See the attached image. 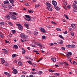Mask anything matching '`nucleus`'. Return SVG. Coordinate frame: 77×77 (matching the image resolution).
Masks as SVG:
<instances>
[{
  "instance_id": "obj_1",
  "label": "nucleus",
  "mask_w": 77,
  "mask_h": 77,
  "mask_svg": "<svg viewBox=\"0 0 77 77\" xmlns=\"http://www.w3.org/2000/svg\"><path fill=\"white\" fill-rule=\"evenodd\" d=\"M17 26H18V29L20 30H23V27L22 25H21V24L20 23H17L16 24Z\"/></svg>"
},
{
  "instance_id": "obj_2",
  "label": "nucleus",
  "mask_w": 77,
  "mask_h": 77,
  "mask_svg": "<svg viewBox=\"0 0 77 77\" xmlns=\"http://www.w3.org/2000/svg\"><path fill=\"white\" fill-rule=\"evenodd\" d=\"M66 47H68V48H75V46L74 45H66Z\"/></svg>"
},
{
  "instance_id": "obj_3",
  "label": "nucleus",
  "mask_w": 77,
  "mask_h": 77,
  "mask_svg": "<svg viewBox=\"0 0 77 77\" xmlns=\"http://www.w3.org/2000/svg\"><path fill=\"white\" fill-rule=\"evenodd\" d=\"M20 35L21 38H24V39H26L27 38V36H26V35H25V34L23 33L20 34Z\"/></svg>"
},
{
  "instance_id": "obj_4",
  "label": "nucleus",
  "mask_w": 77,
  "mask_h": 77,
  "mask_svg": "<svg viewBox=\"0 0 77 77\" xmlns=\"http://www.w3.org/2000/svg\"><path fill=\"white\" fill-rule=\"evenodd\" d=\"M12 70L13 71L12 72L13 74H17V73H18L17 70V69L13 68L12 69Z\"/></svg>"
},
{
  "instance_id": "obj_5",
  "label": "nucleus",
  "mask_w": 77,
  "mask_h": 77,
  "mask_svg": "<svg viewBox=\"0 0 77 77\" xmlns=\"http://www.w3.org/2000/svg\"><path fill=\"white\" fill-rule=\"evenodd\" d=\"M52 4L54 6H57V2L53 0L52 1Z\"/></svg>"
},
{
  "instance_id": "obj_6",
  "label": "nucleus",
  "mask_w": 77,
  "mask_h": 77,
  "mask_svg": "<svg viewBox=\"0 0 77 77\" xmlns=\"http://www.w3.org/2000/svg\"><path fill=\"white\" fill-rule=\"evenodd\" d=\"M46 5L47 7H51V5L49 2H46Z\"/></svg>"
},
{
  "instance_id": "obj_7",
  "label": "nucleus",
  "mask_w": 77,
  "mask_h": 77,
  "mask_svg": "<svg viewBox=\"0 0 77 77\" xmlns=\"http://www.w3.org/2000/svg\"><path fill=\"white\" fill-rule=\"evenodd\" d=\"M51 60L53 62H56V59L54 57H52Z\"/></svg>"
},
{
  "instance_id": "obj_8",
  "label": "nucleus",
  "mask_w": 77,
  "mask_h": 77,
  "mask_svg": "<svg viewBox=\"0 0 77 77\" xmlns=\"http://www.w3.org/2000/svg\"><path fill=\"white\" fill-rule=\"evenodd\" d=\"M47 8L50 11H53V9H52L51 7H47Z\"/></svg>"
},
{
  "instance_id": "obj_9",
  "label": "nucleus",
  "mask_w": 77,
  "mask_h": 77,
  "mask_svg": "<svg viewBox=\"0 0 77 77\" xmlns=\"http://www.w3.org/2000/svg\"><path fill=\"white\" fill-rule=\"evenodd\" d=\"M72 7L75 9H77V5L76 4H73Z\"/></svg>"
},
{
  "instance_id": "obj_10",
  "label": "nucleus",
  "mask_w": 77,
  "mask_h": 77,
  "mask_svg": "<svg viewBox=\"0 0 77 77\" xmlns=\"http://www.w3.org/2000/svg\"><path fill=\"white\" fill-rule=\"evenodd\" d=\"M11 18L13 20H16L17 19V17L14 15H12L11 16Z\"/></svg>"
},
{
  "instance_id": "obj_11",
  "label": "nucleus",
  "mask_w": 77,
  "mask_h": 77,
  "mask_svg": "<svg viewBox=\"0 0 77 77\" xmlns=\"http://www.w3.org/2000/svg\"><path fill=\"white\" fill-rule=\"evenodd\" d=\"M40 30L41 32L43 33H46V31H45V30L44 29L42 28Z\"/></svg>"
},
{
  "instance_id": "obj_12",
  "label": "nucleus",
  "mask_w": 77,
  "mask_h": 77,
  "mask_svg": "<svg viewBox=\"0 0 77 77\" xmlns=\"http://www.w3.org/2000/svg\"><path fill=\"white\" fill-rule=\"evenodd\" d=\"M34 35H35V36H37L38 35V32L37 31H35L34 32Z\"/></svg>"
},
{
  "instance_id": "obj_13",
  "label": "nucleus",
  "mask_w": 77,
  "mask_h": 77,
  "mask_svg": "<svg viewBox=\"0 0 77 77\" xmlns=\"http://www.w3.org/2000/svg\"><path fill=\"white\" fill-rule=\"evenodd\" d=\"M13 48H15L16 49H17V48H18V46L16 45H14L13 46Z\"/></svg>"
},
{
  "instance_id": "obj_14",
  "label": "nucleus",
  "mask_w": 77,
  "mask_h": 77,
  "mask_svg": "<svg viewBox=\"0 0 77 77\" xmlns=\"http://www.w3.org/2000/svg\"><path fill=\"white\" fill-rule=\"evenodd\" d=\"M22 54H24L25 53H26V50H25L24 48H22Z\"/></svg>"
},
{
  "instance_id": "obj_15",
  "label": "nucleus",
  "mask_w": 77,
  "mask_h": 77,
  "mask_svg": "<svg viewBox=\"0 0 77 77\" xmlns=\"http://www.w3.org/2000/svg\"><path fill=\"white\" fill-rule=\"evenodd\" d=\"M4 3L5 4H8V3H9V2L8 0H6L5 1H4Z\"/></svg>"
},
{
  "instance_id": "obj_16",
  "label": "nucleus",
  "mask_w": 77,
  "mask_h": 77,
  "mask_svg": "<svg viewBox=\"0 0 77 77\" xmlns=\"http://www.w3.org/2000/svg\"><path fill=\"white\" fill-rule=\"evenodd\" d=\"M37 45H38V46L39 47H42V45L40 43H37L36 44Z\"/></svg>"
},
{
  "instance_id": "obj_17",
  "label": "nucleus",
  "mask_w": 77,
  "mask_h": 77,
  "mask_svg": "<svg viewBox=\"0 0 77 77\" xmlns=\"http://www.w3.org/2000/svg\"><path fill=\"white\" fill-rule=\"evenodd\" d=\"M63 41L62 40L57 42V43L60 44H63Z\"/></svg>"
},
{
  "instance_id": "obj_18",
  "label": "nucleus",
  "mask_w": 77,
  "mask_h": 77,
  "mask_svg": "<svg viewBox=\"0 0 77 77\" xmlns=\"http://www.w3.org/2000/svg\"><path fill=\"white\" fill-rule=\"evenodd\" d=\"M72 27L73 29H75V25L73 23L71 24Z\"/></svg>"
},
{
  "instance_id": "obj_19",
  "label": "nucleus",
  "mask_w": 77,
  "mask_h": 77,
  "mask_svg": "<svg viewBox=\"0 0 77 77\" xmlns=\"http://www.w3.org/2000/svg\"><path fill=\"white\" fill-rule=\"evenodd\" d=\"M4 24H5V23H4V22H2L0 23V26H4Z\"/></svg>"
},
{
  "instance_id": "obj_20",
  "label": "nucleus",
  "mask_w": 77,
  "mask_h": 77,
  "mask_svg": "<svg viewBox=\"0 0 77 77\" xmlns=\"http://www.w3.org/2000/svg\"><path fill=\"white\" fill-rule=\"evenodd\" d=\"M2 63V64H3L5 63V61L4 60V58H2L1 59Z\"/></svg>"
},
{
  "instance_id": "obj_21",
  "label": "nucleus",
  "mask_w": 77,
  "mask_h": 77,
  "mask_svg": "<svg viewBox=\"0 0 77 77\" xmlns=\"http://www.w3.org/2000/svg\"><path fill=\"white\" fill-rule=\"evenodd\" d=\"M18 64L20 66H22L23 65V63L21 61H19L18 63Z\"/></svg>"
},
{
  "instance_id": "obj_22",
  "label": "nucleus",
  "mask_w": 77,
  "mask_h": 77,
  "mask_svg": "<svg viewBox=\"0 0 77 77\" xmlns=\"http://www.w3.org/2000/svg\"><path fill=\"white\" fill-rule=\"evenodd\" d=\"M5 18H7V20H9V19H10V18H11V17L9 15H8L6 16Z\"/></svg>"
},
{
  "instance_id": "obj_23",
  "label": "nucleus",
  "mask_w": 77,
  "mask_h": 77,
  "mask_svg": "<svg viewBox=\"0 0 77 77\" xmlns=\"http://www.w3.org/2000/svg\"><path fill=\"white\" fill-rule=\"evenodd\" d=\"M9 1L11 3H12V4L15 2V1H14V0H9Z\"/></svg>"
},
{
  "instance_id": "obj_24",
  "label": "nucleus",
  "mask_w": 77,
  "mask_h": 77,
  "mask_svg": "<svg viewBox=\"0 0 77 77\" xmlns=\"http://www.w3.org/2000/svg\"><path fill=\"white\" fill-rule=\"evenodd\" d=\"M24 26H25V27H26L27 29H29V25H28L27 24L25 23L24 24Z\"/></svg>"
},
{
  "instance_id": "obj_25",
  "label": "nucleus",
  "mask_w": 77,
  "mask_h": 77,
  "mask_svg": "<svg viewBox=\"0 0 77 77\" xmlns=\"http://www.w3.org/2000/svg\"><path fill=\"white\" fill-rule=\"evenodd\" d=\"M68 54H69V55H70V56H72V52H69L68 53Z\"/></svg>"
},
{
  "instance_id": "obj_26",
  "label": "nucleus",
  "mask_w": 77,
  "mask_h": 77,
  "mask_svg": "<svg viewBox=\"0 0 77 77\" xmlns=\"http://www.w3.org/2000/svg\"><path fill=\"white\" fill-rule=\"evenodd\" d=\"M22 74L24 75H26V74H27V72L25 71H22Z\"/></svg>"
},
{
  "instance_id": "obj_27",
  "label": "nucleus",
  "mask_w": 77,
  "mask_h": 77,
  "mask_svg": "<svg viewBox=\"0 0 77 77\" xmlns=\"http://www.w3.org/2000/svg\"><path fill=\"white\" fill-rule=\"evenodd\" d=\"M4 54H7L8 53V50L5 49V50L4 51Z\"/></svg>"
},
{
  "instance_id": "obj_28",
  "label": "nucleus",
  "mask_w": 77,
  "mask_h": 77,
  "mask_svg": "<svg viewBox=\"0 0 77 77\" xmlns=\"http://www.w3.org/2000/svg\"><path fill=\"white\" fill-rule=\"evenodd\" d=\"M25 17H26V18H30V16L28 15H25Z\"/></svg>"
},
{
  "instance_id": "obj_29",
  "label": "nucleus",
  "mask_w": 77,
  "mask_h": 77,
  "mask_svg": "<svg viewBox=\"0 0 77 77\" xmlns=\"http://www.w3.org/2000/svg\"><path fill=\"white\" fill-rule=\"evenodd\" d=\"M54 7L57 9V10H60V8H58L57 7H56V6H54Z\"/></svg>"
},
{
  "instance_id": "obj_30",
  "label": "nucleus",
  "mask_w": 77,
  "mask_h": 77,
  "mask_svg": "<svg viewBox=\"0 0 77 77\" xmlns=\"http://www.w3.org/2000/svg\"><path fill=\"white\" fill-rule=\"evenodd\" d=\"M64 17H65L67 19V20H68V17L67 16V15L64 14Z\"/></svg>"
},
{
  "instance_id": "obj_31",
  "label": "nucleus",
  "mask_w": 77,
  "mask_h": 77,
  "mask_svg": "<svg viewBox=\"0 0 77 77\" xmlns=\"http://www.w3.org/2000/svg\"><path fill=\"white\" fill-rule=\"evenodd\" d=\"M28 12H29V13H33V11L29 10H28Z\"/></svg>"
},
{
  "instance_id": "obj_32",
  "label": "nucleus",
  "mask_w": 77,
  "mask_h": 77,
  "mask_svg": "<svg viewBox=\"0 0 77 77\" xmlns=\"http://www.w3.org/2000/svg\"><path fill=\"white\" fill-rule=\"evenodd\" d=\"M25 19L26 20H27V21H32V19H29L28 18V19H26V18H25Z\"/></svg>"
},
{
  "instance_id": "obj_33",
  "label": "nucleus",
  "mask_w": 77,
  "mask_h": 77,
  "mask_svg": "<svg viewBox=\"0 0 77 77\" xmlns=\"http://www.w3.org/2000/svg\"><path fill=\"white\" fill-rule=\"evenodd\" d=\"M48 71H49V72H54L55 71L54 70H52L51 69H49Z\"/></svg>"
},
{
  "instance_id": "obj_34",
  "label": "nucleus",
  "mask_w": 77,
  "mask_h": 77,
  "mask_svg": "<svg viewBox=\"0 0 77 77\" xmlns=\"http://www.w3.org/2000/svg\"><path fill=\"white\" fill-rule=\"evenodd\" d=\"M11 32H12V33H13V34L15 33V32H16V31L15 30H12L11 31Z\"/></svg>"
},
{
  "instance_id": "obj_35",
  "label": "nucleus",
  "mask_w": 77,
  "mask_h": 77,
  "mask_svg": "<svg viewBox=\"0 0 77 77\" xmlns=\"http://www.w3.org/2000/svg\"><path fill=\"white\" fill-rule=\"evenodd\" d=\"M70 33L71 34V35L72 36L74 35V34L73 32H70Z\"/></svg>"
},
{
  "instance_id": "obj_36",
  "label": "nucleus",
  "mask_w": 77,
  "mask_h": 77,
  "mask_svg": "<svg viewBox=\"0 0 77 77\" xmlns=\"http://www.w3.org/2000/svg\"><path fill=\"white\" fill-rule=\"evenodd\" d=\"M51 23H52V24H55V25H56V24H57V23L54 22L53 21H51Z\"/></svg>"
},
{
  "instance_id": "obj_37",
  "label": "nucleus",
  "mask_w": 77,
  "mask_h": 77,
  "mask_svg": "<svg viewBox=\"0 0 77 77\" xmlns=\"http://www.w3.org/2000/svg\"><path fill=\"white\" fill-rule=\"evenodd\" d=\"M8 8L9 9H11L12 8V6L11 5H9L8 6Z\"/></svg>"
},
{
  "instance_id": "obj_38",
  "label": "nucleus",
  "mask_w": 77,
  "mask_h": 77,
  "mask_svg": "<svg viewBox=\"0 0 77 77\" xmlns=\"http://www.w3.org/2000/svg\"><path fill=\"white\" fill-rule=\"evenodd\" d=\"M9 15H10L11 16V15H13V12H10L9 13Z\"/></svg>"
},
{
  "instance_id": "obj_39",
  "label": "nucleus",
  "mask_w": 77,
  "mask_h": 77,
  "mask_svg": "<svg viewBox=\"0 0 77 77\" xmlns=\"http://www.w3.org/2000/svg\"><path fill=\"white\" fill-rule=\"evenodd\" d=\"M59 37H60V38H61L62 39H64V38H63V36H62L61 35H59Z\"/></svg>"
},
{
  "instance_id": "obj_40",
  "label": "nucleus",
  "mask_w": 77,
  "mask_h": 77,
  "mask_svg": "<svg viewBox=\"0 0 77 77\" xmlns=\"http://www.w3.org/2000/svg\"><path fill=\"white\" fill-rule=\"evenodd\" d=\"M38 73L40 75H41L42 73V72L41 71H39L38 72Z\"/></svg>"
},
{
  "instance_id": "obj_41",
  "label": "nucleus",
  "mask_w": 77,
  "mask_h": 77,
  "mask_svg": "<svg viewBox=\"0 0 77 77\" xmlns=\"http://www.w3.org/2000/svg\"><path fill=\"white\" fill-rule=\"evenodd\" d=\"M64 63L65 65L66 66H68V63L66 62H64Z\"/></svg>"
},
{
  "instance_id": "obj_42",
  "label": "nucleus",
  "mask_w": 77,
  "mask_h": 77,
  "mask_svg": "<svg viewBox=\"0 0 77 77\" xmlns=\"http://www.w3.org/2000/svg\"><path fill=\"white\" fill-rule=\"evenodd\" d=\"M8 24H9V25H10V26H12L13 25V24H12V23L10 22H8Z\"/></svg>"
},
{
  "instance_id": "obj_43",
  "label": "nucleus",
  "mask_w": 77,
  "mask_h": 77,
  "mask_svg": "<svg viewBox=\"0 0 77 77\" xmlns=\"http://www.w3.org/2000/svg\"><path fill=\"white\" fill-rule=\"evenodd\" d=\"M56 75H57V76H59V75H60V73H55Z\"/></svg>"
},
{
  "instance_id": "obj_44",
  "label": "nucleus",
  "mask_w": 77,
  "mask_h": 77,
  "mask_svg": "<svg viewBox=\"0 0 77 77\" xmlns=\"http://www.w3.org/2000/svg\"><path fill=\"white\" fill-rule=\"evenodd\" d=\"M17 56V55L16 54H14L12 55V57H16Z\"/></svg>"
},
{
  "instance_id": "obj_45",
  "label": "nucleus",
  "mask_w": 77,
  "mask_h": 77,
  "mask_svg": "<svg viewBox=\"0 0 77 77\" xmlns=\"http://www.w3.org/2000/svg\"><path fill=\"white\" fill-rule=\"evenodd\" d=\"M42 39H45V35H44L42 36Z\"/></svg>"
},
{
  "instance_id": "obj_46",
  "label": "nucleus",
  "mask_w": 77,
  "mask_h": 77,
  "mask_svg": "<svg viewBox=\"0 0 77 77\" xmlns=\"http://www.w3.org/2000/svg\"><path fill=\"white\" fill-rule=\"evenodd\" d=\"M13 15H18V14L14 12H13Z\"/></svg>"
},
{
  "instance_id": "obj_47",
  "label": "nucleus",
  "mask_w": 77,
  "mask_h": 77,
  "mask_svg": "<svg viewBox=\"0 0 77 77\" xmlns=\"http://www.w3.org/2000/svg\"><path fill=\"white\" fill-rule=\"evenodd\" d=\"M39 6V5H35V8H38Z\"/></svg>"
},
{
  "instance_id": "obj_48",
  "label": "nucleus",
  "mask_w": 77,
  "mask_h": 77,
  "mask_svg": "<svg viewBox=\"0 0 77 77\" xmlns=\"http://www.w3.org/2000/svg\"><path fill=\"white\" fill-rule=\"evenodd\" d=\"M31 47H36V46H35V45H31Z\"/></svg>"
},
{
  "instance_id": "obj_49",
  "label": "nucleus",
  "mask_w": 77,
  "mask_h": 77,
  "mask_svg": "<svg viewBox=\"0 0 77 77\" xmlns=\"http://www.w3.org/2000/svg\"><path fill=\"white\" fill-rule=\"evenodd\" d=\"M57 31H61V29L59 28H57Z\"/></svg>"
},
{
  "instance_id": "obj_50",
  "label": "nucleus",
  "mask_w": 77,
  "mask_h": 77,
  "mask_svg": "<svg viewBox=\"0 0 77 77\" xmlns=\"http://www.w3.org/2000/svg\"><path fill=\"white\" fill-rule=\"evenodd\" d=\"M32 74H37V72H32Z\"/></svg>"
},
{
  "instance_id": "obj_51",
  "label": "nucleus",
  "mask_w": 77,
  "mask_h": 77,
  "mask_svg": "<svg viewBox=\"0 0 77 77\" xmlns=\"http://www.w3.org/2000/svg\"><path fill=\"white\" fill-rule=\"evenodd\" d=\"M24 5L26 6H29V4L27 3H25Z\"/></svg>"
},
{
  "instance_id": "obj_52",
  "label": "nucleus",
  "mask_w": 77,
  "mask_h": 77,
  "mask_svg": "<svg viewBox=\"0 0 77 77\" xmlns=\"http://www.w3.org/2000/svg\"><path fill=\"white\" fill-rule=\"evenodd\" d=\"M5 43H7V44H8L9 43V41H7L6 40H5Z\"/></svg>"
},
{
  "instance_id": "obj_53",
  "label": "nucleus",
  "mask_w": 77,
  "mask_h": 77,
  "mask_svg": "<svg viewBox=\"0 0 77 77\" xmlns=\"http://www.w3.org/2000/svg\"><path fill=\"white\" fill-rule=\"evenodd\" d=\"M3 34H1L0 35V38H3Z\"/></svg>"
},
{
  "instance_id": "obj_54",
  "label": "nucleus",
  "mask_w": 77,
  "mask_h": 77,
  "mask_svg": "<svg viewBox=\"0 0 77 77\" xmlns=\"http://www.w3.org/2000/svg\"><path fill=\"white\" fill-rule=\"evenodd\" d=\"M67 8L69 9H70L71 8V6L69 5L67 6Z\"/></svg>"
},
{
  "instance_id": "obj_55",
  "label": "nucleus",
  "mask_w": 77,
  "mask_h": 77,
  "mask_svg": "<svg viewBox=\"0 0 77 77\" xmlns=\"http://www.w3.org/2000/svg\"><path fill=\"white\" fill-rule=\"evenodd\" d=\"M64 5H65V6H66V5H67V3H66V2H64Z\"/></svg>"
},
{
  "instance_id": "obj_56",
  "label": "nucleus",
  "mask_w": 77,
  "mask_h": 77,
  "mask_svg": "<svg viewBox=\"0 0 77 77\" xmlns=\"http://www.w3.org/2000/svg\"><path fill=\"white\" fill-rule=\"evenodd\" d=\"M69 31H71V30H72V29L71 28H69Z\"/></svg>"
},
{
  "instance_id": "obj_57",
  "label": "nucleus",
  "mask_w": 77,
  "mask_h": 77,
  "mask_svg": "<svg viewBox=\"0 0 77 77\" xmlns=\"http://www.w3.org/2000/svg\"><path fill=\"white\" fill-rule=\"evenodd\" d=\"M61 48V49H62L63 50H65V47H62V48Z\"/></svg>"
},
{
  "instance_id": "obj_58",
  "label": "nucleus",
  "mask_w": 77,
  "mask_h": 77,
  "mask_svg": "<svg viewBox=\"0 0 77 77\" xmlns=\"http://www.w3.org/2000/svg\"><path fill=\"white\" fill-rule=\"evenodd\" d=\"M73 63L74 65H76V63H75V61H73Z\"/></svg>"
},
{
  "instance_id": "obj_59",
  "label": "nucleus",
  "mask_w": 77,
  "mask_h": 77,
  "mask_svg": "<svg viewBox=\"0 0 77 77\" xmlns=\"http://www.w3.org/2000/svg\"><path fill=\"white\" fill-rule=\"evenodd\" d=\"M37 52V51H36V50H33V52Z\"/></svg>"
},
{
  "instance_id": "obj_60",
  "label": "nucleus",
  "mask_w": 77,
  "mask_h": 77,
  "mask_svg": "<svg viewBox=\"0 0 77 77\" xmlns=\"http://www.w3.org/2000/svg\"><path fill=\"white\" fill-rule=\"evenodd\" d=\"M66 56H67V57H69V56H69V54H67L66 55Z\"/></svg>"
},
{
  "instance_id": "obj_61",
  "label": "nucleus",
  "mask_w": 77,
  "mask_h": 77,
  "mask_svg": "<svg viewBox=\"0 0 77 77\" xmlns=\"http://www.w3.org/2000/svg\"><path fill=\"white\" fill-rule=\"evenodd\" d=\"M51 48L52 50H54V48H54V47H52Z\"/></svg>"
},
{
  "instance_id": "obj_62",
  "label": "nucleus",
  "mask_w": 77,
  "mask_h": 77,
  "mask_svg": "<svg viewBox=\"0 0 77 77\" xmlns=\"http://www.w3.org/2000/svg\"><path fill=\"white\" fill-rule=\"evenodd\" d=\"M32 65L33 66L35 67V66H36V64L34 63L33 64H32Z\"/></svg>"
},
{
  "instance_id": "obj_63",
  "label": "nucleus",
  "mask_w": 77,
  "mask_h": 77,
  "mask_svg": "<svg viewBox=\"0 0 77 77\" xmlns=\"http://www.w3.org/2000/svg\"><path fill=\"white\" fill-rule=\"evenodd\" d=\"M29 77H33V75H30L29 76Z\"/></svg>"
},
{
  "instance_id": "obj_64",
  "label": "nucleus",
  "mask_w": 77,
  "mask_h": 77,
  "mask_svg": "<svg viewBox=\"0 0 77 77\" xmlns=\"http://www.w3.org/2000/svg\"><path fill=\"white\" fill-rule=\"evenodd\" d=\"M74 2L75 3V4H77V1H75Z\"/></svg>"
}]
</instances>
